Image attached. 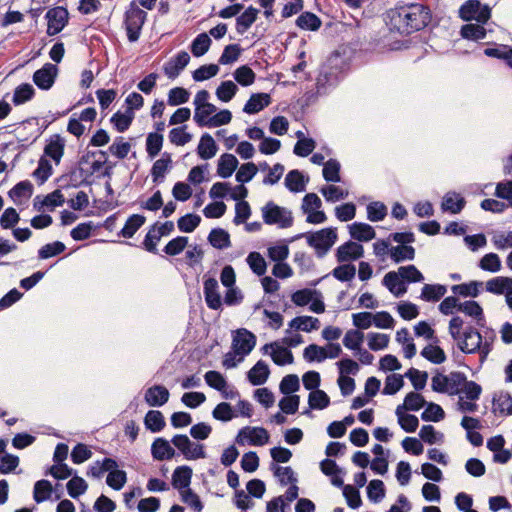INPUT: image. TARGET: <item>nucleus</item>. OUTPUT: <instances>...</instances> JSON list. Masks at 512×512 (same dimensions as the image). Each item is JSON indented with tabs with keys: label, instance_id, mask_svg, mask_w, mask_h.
<instances>
[{
	"label": "nucleus",
	"instance_id": "33",
	"mask_svg": "<svg viewBox=\"0 0 512 512\" xmlns=\"http://www.w3.org/2000/svg\"><path fill=\"white\" fill-rule=\"evenodd\" d=\"M464 205L465 200L460 194L455 192H448L443 197L441 208L445 212L457 214L463 209Z\"/></svg>",
	"mask_w": 512,
	"mask_h": 512
},
{
	"label": "nucleus",
	"instance_id": "40",
	"mask_svg": "<svg viewBox=\"0 0 512 512\" xmlns=\"http://www.w3.org/2000/svg\"><path fill=\"white\" fill-rule=\"evenodd\" d=\"M481 393V386L474 381H468L464 376V381L455 395H458V397L464 396L465 399L479 400Z\"/></svg>",
	"mask_w": 512,
	"mask_h": 512
},
{
	"label": "nucleus",
	"instance_id": "28",
	"mask_svg": "<svg viewBox=\"0 0 512 512\" xmlns=\"http://www.w3.org/2000/svg\"><path fill=\"white\" fill-rule=\"evenodd\" d=\"M33 186L29 181H22L15 185L9 191V197L15 204L21 205L26 202L32 195Z\"/></svg>",
	"mask_w": 512,
	"mask_h": 512
},
{
	"label": "nucleus",
	"instance_id": "15",
	"mask_svg": "<svg viewBox=\"0 0 512 512\" xmlns=\"http://www.w3.org/2000/svg\"><path fill=\"white\" fill-rule=\"evenodd\" d=\"M262 351L264 354H269L276 365L284 366L293 363L292 352L277 342L265 344Z\"/></svg>",
	"mask_w": 512,
	"mask_h": 512
},
{
	"label": "nucleus",
	"instance_id": "26",
	"mask_svg": "<svg viewBox=\"0 0 512 512\" xmlns=\"http://www.w3.org/2000/svg\"><path fill=\"white\" fill-rule=\"evenodd\" d=\"M64 202V195L60 190H55L42 199L37 196L34 199V208L38 211H41L44 207H47L50 210H54L56 207L62 206Z\"/></svg>",
	"mask_w": 512,
	"mask_h": 512
},
{
	"label": "nucleus",
	"instance_id": "16",
	"mask_svg": "<svg viewBox=\"0 0 512 512\" xmlns=\"http://www.w3.org/2000/svg\"><path fill=\"white\" fill-rule=\"evenodd\" d=\"M57 72L58 69L54 64L46 63L42 68L35 71L33 82L38 88L48 90L53 86Z\"/></svg>",
	"mask_w": 512,
	"mask_h": 512
},
{
	"label": "nucleus",
	"instance_id": "2",
	"mask_svg": "<svg viewBox=\"0 0 512 512\" xmlns=\"http://www.w3.org/2000/svg\"><path fill=\"white\" fill-rule=\"evenodd\" d=\"M307 244L315 250L318 257H324L338 240L337 229L327 227L302 235Z\"/></svg>",
	"mask_w": 512,
	"mask_h": 512
},
{
	"label": "nucleus",
	"instance_id": "58",
	"mask_svg": "<svg viewBox=\"0 0 512 512\" xmlns=\"http://www.w3.org/2000/svg\"><path fill=\"white\" fill-rule=\"evenodd\" d=\"M163 146V135L158 133H149L146 138V151L150 158H155Z\"/></svg>",
	"mask_w": 512,
	"mask_h": 512
},
{
	"label": "nucleus",
	"instance_id": "3",
	"mask_svg": "<svg viewBox=\"0 0 512 512\" xmlns=\"http://www.w3.org/2000/svg\"><path fill=\"white\" fill-rule=\"evenodd\" d=\"M457 341L459 348L463 352L469 354L478 352L481 362L486 359L492 349L491 343L487 340L483 342L481 334L473 328L467 329L463 336L460 337V340Z\"/></svg>",
	"mask_w": 512,
	"mask_h": 512
},
{
	"label": "nucleus",
	"instance_id": "32",
	"mask_svg": "<svg viewBox=\"0 0 512 512\" xmlns=\"http://www.w3.org/2000/svg\"><path fill=\"white\" fill-rule=\"evenodd\" d=\"M192 469L188 466L177 467L172 474V485L179 490L189 489Z\"/></svg>",
	"mask_w": 512,
	"mask_h": 512
},
{
	"label": "nucleus",
	"instance_id": "35",
	"mask_svg": "<svg viewBox=\"0 0 512 512\" xmlns=\"http://www.w3.org/2000/svg\"><path fill=\"white\" fill-rule=\"evenodd\" d=\"M307 181L299 170H292L285 177V186L291 192H303L306 189Z\"/></svg>",
	"mask_w": 512,
	"mask_h": 512
},
{
	"label": "nucleus",
	"instance_id": "54",
	"mask_svg": "<svg viewBox=\"0 0 512 512\" xmlns=\"http://www.w3.org/2000/svg\"><path fill=\"white\" fill-rule=\"evenodd\" d=\"M237 85L231 81H223L216 89V96L222 102H229L237 93Z\"/></svg>",
	"mask_w": 512,
	"mask_h": 512
},
{
	"label": "nucleus",
	"instance_id": "11",
	"mask_svg": "<svg viewBox=\"0 0 512 512\" xmlns=\"http://www.w3.org/2000/svg\"><path fill=\"white\" fill-rule=\"evenodd\" d=\"M69 13L66 8L58 6L46 13L47 34L52 36L61 32L68 23Z\"/></svg>",
	"mask_w": 512,
	"mask_h": 512
},
{
	"label": "nucleus",
	"instance_id": "17",
	"mask_svg": "<svg viewBox=\"0 0 512 512\" xmlns=\"http://www.w3.org/2000/svg\"><path fill=\"white\" fill-rule=\"evenodd\" d=\"M364 255V248L361 244L348 241L340 245L336 250V259L340 263L355 261Z\"/></svg>",
	"mask_w": 512,
	"mask_h": 512
},
{
	"label": "nucleus",
	"instance_id": "34",
	"mask_svg": "<svg viewBox=\"0 0 512 512\" xmlns=\"http://www.w3.org/2000/svg\"><path fill=\"white\" fill-rule=\"evenodd\" d=\"M511 287L512 278L504 276L492 278L485 283L486 290L496 295H506V293L511 289Z\"/></svg>",
	"mask_w": 512,
	"mask_h": 512
},
{
	"label": "nucleus",
	"instance_id": "56",
	"mask_svg": "<svg viewBox=\"0 0 512 512\" xmlns=\"http://www.w3.org/2000/svg\"><path fill=\"white\" fill-rule=\"evenodd\" d=\"M331 274L335 279L341 282L351 281L356 275V267L353 264L345 262V264L335 267Z\"/></svg>",
	"mask_w": 512,
	"mask_h": 512
},
{
	"label": "nucleus",
	"instance_id": "19",
	"mask_svg": "<svg viewBox=\"0 0 512 512\" xmlns=\"http://www.w3.org/2000/svg\"><path fill=\"white\" fill-rule=\"evenodd\" d=\"M190 56L186 51L179 52L164 65V73L170 78H176L180 72L188 65Z\"/></svg>",
	"mask_w": 512,
	"mask_h": 512
},
{
	"label": "nucleus",
	"instance_id": "13",
	"mask_svg": "<svg viewBox=\"0 0 512 512\" xmlns=\"http://www.w3.org/2000/svg\"><path fill=\"white\" fill-rule=\"evenodd\" d=\"M256 337L250 331L238 329L233 336L232 349L236 354L246 357L255 347Z\"/></svg>",
	"mask_w": 512,
	"mask_h": 512
},
{
	"label": "nucleus",
	"instance_id": "39",
	"mask_svg": "<svg viewBox=\"0 0 512 512\" xmlns=\"http://www.w3.org/2000/svg\"><path fill=\"white\" fill-rule=\"evenodd\" d=\"M258 10L254 7L247 8L236 19V30L239 34H244L256 21Z\"/></svg>",
	"mask_w": 512,
	"mask_h": 512
},
{
	"label": "nucleus",
	"instance_id": "1",
	"mask_svg": "<svg viewBox=\"0 0 512 512\" xmlns=\"http://www.w3.org/2000/svg\"><path fill=\"white\" fill-rule=\"evenodd\" d=\"M388 18L391 30L409 34L425 27L430 20V15L423 5L411 4L390 10Z\"/></svg>",
	"mask_w": 512,
	"mask_h": 512
},
{
	"label": "nucleus",
	"instance_id": "10",
	"mask_svg": "<svg viewBox=\"0 0 512 512\" xmlns=\"http://www.w3.org/2000/svg\"><path fill=\"white\" fill-rule=\"evenodd\" d=\"M459 16L464 21L476 20L478 23L485 24L490 16V8L482 6L478 0H468L459 9Z\"/></svg>",
	"mask_w": 512,
	"mask_h": 512
},
{
	"label": "nucleus",
	"instance_id": "7",
	"mask_svg": "<svg viewBox=\"0 0 512 512\" xmlns=\"http://www.w3.org/2000/svg\"><path fill=\"white\" fill-rule=\"evenodd\" d=\"M464 381V374L452 372L449 375L436 374L432 377L431 387L434 391L455 395Z\"/></svg>",
	"mask_w": 512,
	"mask_h": 512
},
{
	"label": "nucleus",
	"instance_id": "64",
	"mask_svg": "<svg viewBox=\"0 0 512 512\" xmlns=\"http://www.w3.org/2000/svg\"><path fill=\"white\" fill-rule=\"evenodd\" d=\"M494 409L501 414L512 415V397L507 393H501L493 399Z\"/></svg>",
	"mask_w": 512,
	"mask_h": 512
},
{
	"label": "nucleus",
	"instance_id": "36",
	"mask_svg": "<svg viewBox=\"0 0 512 512\" xmlns=\"http://www.w3.org/2000/svg\"><path fill=\"white\" fill-rule=\"evenodd\" d=\"M238 160L232 154H223L218 160L217 173L222 178L230 177L237 168Z\"/></svg>",
	"mask_w": 512,
	"mask_h": 512
},
{
	"label": "nucleus",
	"instance_id": "37",
	"mask_svg": "<svg viewBox=\"0 0 512 512\" xmlns=\"http://www.w3.org/2000/svg\"><path fill=\"white\" fill-rule=\"evenodd\" d=\"M447 292V288L441 284H425L422 287L420 298L426 302H436Z\"/></svg>",
	"mask_w": 512,
	"mask_h": 512
},
{
	"label": "nucleus",
	"instance_id": "62",
	"mask_svg": "<svg viewBox=\"0 0 512 512\" xmlns=\"http://www.w3.org/2000/svg\"><path fill=\"white\" fill-rule=\"evenodd\" d=\"M421 355L434 364H441L445 361L444 351L437 345L429 344L422 351Z\"/></svg>",
	"mask_w": 512,
	"mask_h": 512
},
{
	"label": "nucleus",
	"instance_id": "51",
	"mask_svg": "<svg viewBox=\"0 0 512 512\" xmlns=\"http://www.w3.org/2000/svg\"><path fill=\"white\" fill-rule=\"evenodd\" d=\"M146 428L152 432H159L165 426L163 414L158 410H150L145 416Z\"/></svg>",
	"mask_w": 512,
	"mask_h": 512
},
{
	"label": "nucleus",
	"instance_id": "59",
	"mask_svg": "<svg viewBox=\"0 0 512 512\" xmlns=\"http://www.w3.org/2000/svg\"><path fill=\"white\" fill-rule=\"evenodd\" d=\"M296 24L301 29L315 31L320 27L321 20L313 13L305 12L297 18Z\"/></svg>",
	"mask_w": 512,
	"mask_h": 512
},
{
	"label": "nucleus",
	"instance_id": "57",
	"mask_svg": "<svg viewBox=\"0 0 512 512\" xmlns=\"http://www.w3.org/2000/svg\"><path fill=\"white\" fill-rule=\"evenodd\" d=\"M308 403L310 408L322 410L328 407L330 399L323 390H313L309 394Z\"/></svg>",
	"mask_w": 512,
	"mask_h": 512
},
{
	"label": "nucleus",
	"instance_id": "42",
	"mask_svg": "<svg viewBox=\"0 0 512 512\" xmlns=\"http://www.w3.org/2000/svg\"><path fill=\"white\" fill-rule=\"evenodd\" d=\"M145 221L146 218L143 215L133 214L127 219L119 234L124 238H131L144 225Z\"/></svg>",
	"mask_w": 512,
	"mask_h": 512
},
{
	"label": "nucleus",
	"instance_id": "14",
	"mask_svg": "<svg viewBox=\"0 0 512 512\" xmlns=\"http://www.w3.org/2000/svg\"><path fill=\"white\" fill-rule=\"evenodd\" d=\"M203 293L207 306L212 310H220L222 308V297L219 292L218 281L209 277L204 280Z\"/></svg>",
	"mask_w": 512,
	"mask_h": 512
},
{
	"label": "nucleus",
	"instance_id": "23",
	"mask_svg": "<svg viewBox=\"0 0 512 512\" xmlns=\"http://www.w3.org/2000/svg\"><path fill=\"white\" fill-rule=\"evenodd\" d=\"M151 454L155 460H168L175 456V450L164 438H156L151 445Z\"/></svg>",
	"mask_w": 512,
	"mask_h": 512
},
{
	"label": "nucleus",
	"instance_id": "24",
	"mask_svg": "<svg viewBox=\"0 0 512 512\" xmlns=\"http://www.w3.org/2000/svg\"><path fill=\"white\" fill-rule=\"evenodd\" d=\"M271 103V97L268 93H255L250 96L243 111L247 114H256L262 111Z\"/></svg>",
	"mask_w": 512,
	"mask_h": 512
},
{
	"label": "nucleus",
	"instance_id": "48",
	"mask_svg": "<svg viewBox=\"0 0 512 512\" xmlns=\"http://www.w3.org/2000/svg\"><path fill=\"white\" fill-rule=\"evenodd\" d=\"M478 266L484 270L491 273H497L501 270V260L500 257L496 253H487L485 254L479 261Z\"/></svg>",
	"mask_w": 512,
	"mask_h": 512
},
{
	"label": "nucleus",
	"instance_id": "60",
	"mask_svg": "<svg viewBox=\"0 0 512 512\" xmlns=\"http://www.w3.org/2000/svg\"><path fill=\"white\" fill-rule=\"evenodd\" d=\"M364 334L359 330H349L343 338V345L353 351H360Z\"/></svg>",
	"mask_w": 512,
	"mask_h": 512
},
{
	"label": "nucleus",
	"instance_id": "25",
	"mask_svg": "<svg viewBox=\"0 0 512 512\" xmlns=\"http://www.w3.org/2000/svg\"><path fill=\"white\" fill-rule=\"evenodd\" d=\"M172 164L171 155L164 152L160 159L156 160L151 169V176L154 183H160L164 180L166 173L170 170Z\"/></svg>",
	"mask_w": 512,
	"mask_h": 512
},
{
	"label": "nucleus",
	"instance_id": "45",
	"mask_svg": "<svg viewBox=\"0 0 512 512\" xmlns=\"http://www.w3.org/2000/svg\"><path fill=\"white\" fill-rule=\"evenodd\" d=\"M419 437L425 443L433 445V444H442L444 442V434L440 431H437L432 425H424L420 429Z\"/></svg>",
	"mask_w": 512,
	"mask_h": 512
},
{
	"label": "nucleus",
	"instance_id": "63",
	"mask_svg": "<svg viewBox=\"0 0 512 512\" xmlns=\"http://www.w3.org/2000/svg\"><path fill=\"white\" fill-rule=\"evenodd\" d=\"M133 118L134 112L132 111H125L124 113L117 112L112 116L111 122L117 131L124 132L131 125Z\"/></svg>",
	"mask_w": 512,
	"mask_h": 512
},
{
	"label": "nucleus",
	"instance_id": "53",
	"mask_svg": "<svg viewBox=\"0 0 512 512\" xmlns=\"http://www.w3.org/2000/svg\"><path fill=\"white\" fill-rule=\"evenodd\" d=\"M397 271L406 285L424 281L423 274L414 265L401 266Z\"/></svg>",
	"mask_w": 512,
	"mask_h": 512
},
{
	"label": "nucleus",
	"instance_id": "31",
	"mask_svg": "<svg viewBox=\"0 0 512 512\" xmlns=\"http://www.w3.org/2000/svg\"><path fill=\"white\" fill-rule=\"evenodd\" d=\"M270 370L268 365L259 360L248 372V379L252 385H262L268 379Z\"/></svg>",
	"mask_w": 512,
	"mask_h": 512
},
{
	"label": "nucleus",
	"instance_id": "22",
	"mask_svg": "<svg viewBox=\"0 0 512 512\" xmlns=\"http://www.w3.org/2000/svg\"><path fill=\"white\" fill-rule=\"evenodd\" d=\"M169 391L162 385H154L145 392V401L151 407L163 406L169 400Z\"/></svg>",
	"mask_w": 512,
	"mask_h": 512
},
{
	"label": "nucleus",
	"instance_id": "49",
	"mask_svg": "<svg viewBox=\"0 0 512 512\" xmlns=\"http://www.w3.org/2000/svg\"><path fill=\"white\" fill-rule=\"evenodd\" d=\"M67 482L66 488L69 496L72 498H77L80 495L84 494L88 489L87 482L80 476L74 475Z\"/></svg>",
	"mask_w": 512,
	"mask_h": 512
},
{
	"label": "nucleus",
	"instance_id": "30",
	"mask_svg": "<svg viewBox=\"0 0 512 512\" xmlns=\"http://www.w3.org/2000/svg\"><path fill=\"white\" fill-rule=\"evenodd\" d=\"M459 311L463 312L465 315L473 318L476 321L478 326L483 327L485 324V317L483 313L482 307L478 302L469 300L461 303L459 305Z\"/></svg>",
	"mask_w": 512,
	"mask_h": 512
},
{
	"label": "nucleus",
	"instance_id": "8",
	"mask_svg": "<svg viewBox=\"0 0 512 512\" xmlns=\"http://www.w3.org/2000/svg\"><path fill=\"white\" fill-rule=\"evenodd\" d=\"M322 201L315 193H308L302 200L301 209L307 215L306 221L310 224H321L327 220L324 211L321 210Z\"/></svg>",
	"mask_w": 512,
	"mask_h": 512
},
{
	"label": "nucleus",
	"instance_id": "27",
	"mask_svg": "<svg viewBox=\"0 0 512 512\" xmlns=\"http://www.w3.org/2000/svg\"><path fill=\"white\" fill-rule=\"evenodd\" d=\"M349 233L353 239L365 242L374 239L376 236L371 225L361 222H355L349 225Z\"/></svg>",
	"mask_w": 512,
	"mask_h": 512
},
{
	"label": "nucleus",
	"instance_id": "29",
	"mask_svg": "<svg viewBox=\"0 0 512 512\" xmlns=\"http://www.w3.org/2000/svg\"><path fill=\"white\" fill-rule=\"evenodd\" d=\"M217 151L218 148L213 137L208 133L203 134L197 147L199 157L203 160H208L213 158Z\"/></svg>",
	"mask_w": 512,
	"mask_h": 512
},
{
	"label": "nucleus",
	"instance_id": "38",
	"mask_svg": "<svg viewBox=\"0 0 512 512\" xmlns=\"http://www.w3.org/2000/svg\"><path fill=\"white\" fill-rule=\"evenodd\" d=\"M209 243L216 249H226L231 246L229 233L222 228L212 229L208 236Z\"/></svg>",
	"mask_w": 512,
	"mask_h": 512
},
{
	"label": "nucleus",
	"instance_id": "5",
	"mask_svg": "<svg viewBox=\"0 0 512 512\" xmlns=\"http://www.w3.org/2000/svg\"><path fill=\"white\" fill-rule=\"evenodd\" d=\"M262 218L268 225H276L279 228H288L293 224L292 212L285 208L276 205L273 202H268L262 207Z\"/></svg>",
	"mask_w": 512,
	"mask_h": 512
},
{
	"label": "nucleus",
	"instance_id": "55",
	"mask_svg": "<svg viewBox=\"0 0 512 512\" xmlns=\"http://www.w3.org/2000/svg\"><path fill=\"white\" fill-rule=\"evenodd\" d=\"M233 77L237 83L246 87L254 83L256 74L249 66L243 65L233 72Z\"/></svg>",
	"mask_w": 512,
	"mask_h": 512
},
{
	"label": "nucleus",
	"instance_id": "6",
	"mask_svg": "<svg viewBox=\"0 0 512 512\" xmlns=\"http://www.w3.org/2000/svg\"><path fill=\"white\" fill-rule=\"evenodd\" d=\"M171 443L187 460L206 458L204 445L191 441L187 435L177 434L172 438Z\"/></svg>",
	"mask_w": 512,
	"mask_h": 512
},
{
	"label": "nucleus",
	"instance_id": "18",
	"mask_svg": "<svg viewBox=\"0 0 512 512\" xmlns=\"http://www.w3.org/2000/svg\"><path fill=\"white\" fill-rule=\"evenodd\" d=\"M66 140L59 134L52 135L44 148L45 158H50L56 165H59L64 155Z\"/></svg>",
	"mask_w": 512,
	"mask_h": 512
},
{
	"label": "nucleus",
	"instance_id": "44",
	"mask_svg": "<svg viewBox=\"0 0 512 512\" xmlns=\"http://www.w3.org/2000/svg\"><path fill=\"white\" fill-rule=\"evenodd\" d=\"M415 257V249L410 245L392 246L390 250V258L395 263L407 260H413Z\"/></svg>",
	"mask_w": 512,
	"mask_h": 512
},
{
	"label": "nucleus",
	"instance_id": "4",
	"mask_svg": "<svg viewBox=\"0 0 512 512\" xmlns=\"http://www.w3.org/2000/svg\"><path fill=\"white\" fill-rule=\"evenodd\" d=\"M147 13L139 8L135 1H132L124 14V27L130 42L139 39L142 27L146 21Z\"/></svg>",
	"mask_w": 512,
	"mask_h": 512
},
{
	"label": "nucleus",
	"instance_id": "20",
	"mask_svg": "<svg viewBox=\"0 0 512 512\" xmlns=\"http://www.w3.org/2000/svg\"><path fill=\"white\" fill-rule=\"evenodd\" d=\"M320 328V321L318 318L312 316H298L293 318L289 324L288 329H286L285 333L290 334L291 330L303 331V332H312L314 330H318Z\"/></svg>",
	"mask_w": 512,
	"mask_h": 512
},
{
	"label": "nucleus",
	"instance_id": "52",
	"mask_svg": "<svg viewBox=\"0 0 512 512\" xmlns=\"http://www.w3.org/2000/svg\"><path fill=\"white\" fill-rule=\"evenodd\" d=\"M217 108L212 103L195 108L194 121L200 126H207L209 119L216 112Z\"/></svg>",
	"mask_w": 512,
	"mask_h": 512
},
{
	"label": "nucleus",
	"instance_id": "43",
	"mask_svg": "<svg viewBox=\"0 0 512 512\" xmlns=\"http://www.w3.org/2000/svg\"><path fill=\"white\" fill-rule=\"evenodd\" d=\"M483 283L478 281H471L469 283H462L458 285H453L451 290L454 294L460 295L462 297H477L480 293V288Z\"/></svg>",
	"mask_w": 512,
	"mask_h": 512
},
{
	"label": "nucleus",
	"instance_id": "9",
	"mask_svg": "<svg viewBox=\"0 0 512 512\" xmlns=\"http://www.w3.org/2000/svg\"><path fill=\"white\" fill-rule=\"evenodd\" d=\"M269 433L263 427L245 426L241 428L235 438L237 444L245 446H263L269 442Z\"/></svg>",
	"mask_w": 512,
	"mask_h": 512
},
{
	"label": "nucleus",
	"instance_id": "50",
	"mask_svg": "<svg viewBox=\"0 0 512 512\" xmlns=\"http://www.w3.org/2000/svg\"><path fill=\"white\" fill-rule=\"evenodd\" d=\"M211 39L207 33L199 34L191 44V52L195 57L203 56L211 46Z\"/></svg>",
	"mask_w": 512,
	"mask_h": 512
},
{
	"label": "nucleus",
	"instance_id": "12",
	"mask_svg": "<svg viewBox=\"0 0 512 512\" xmlns=\"http://www.w3.org/2000/svg\"><path fill=\"white\" fill-rule=\"evenodd\" d=\"M338 61V56L331 57L328 60L329 64L321 68L316 82L318 93H324L328 87L334 86L338 82V71L333 69Z\"/></svg>",
	"mask_w": 512,
	"mask_h": 512
},
{
	"label": "nucleus",
	"instance_id": "46",
	"mask_svg": "<svg viewBox=\"0 0 512 512\" xmlns=\"http://www.w3.org/2000/svg\"><path fill=\"white\" fill-rule=\"evenodd\" d=\"M53 492L52 484L48 480H39L34 484L33 498L35 502L41 503L48 500Z\"/></svg>",
	"mask_w": 512,
	"mask_h": 512
},
{
	"label": "nucleus",
	"instance_id": "47",
	"mask_svg": "<svg viewBox=\"0 0 512 512\" xmlns=\"http://www.w3.org/2000/svg\"><path fill=\"white\" fill-rule=\"evenodd\" d=\"M35 94L33 86L29 83H23L14 90L12 102L15 105H21L31 100Z\"/></svg>",
	"mask_w": 512,
	"mask_h": 512
},
{
	"label": "nucleus",
	"instance_id": "21",
	"mask_svg": "<svg viewBox=\"0 0 512 512\" xmlns=\"http://www.w3.org/2000/svg\"><path fill=\"white\" fill-rule=\"evenodd\" d=\"M382 283L395 297L403 296L408 290L407 285L404 283L402 277H400L398 271L388 272L384 276Z\"/></svg>",
	"mask_w": 512,
	"mask_h": 512
},
{
	"label": "nucleus",
	"instance_id": "41",
	"mask_svg": "<svg viewBox=\"0 0 512 512\" xmlns=\"http://www.w3.org/2000/svg\"><path fill=\"white\" fill-rule=\"evenodd\" d=\"M320 193L323 195L327 202L335 203L340 200L346 199L349 195L347 189L334 184L323 186L320 189Z\"/></svg>",
	"mask_w": 512,
	"mask_h": 512
},
{
	"label": "nucleus",
	"instance_id": "61",
	"mask_svg": "<svg viewBox=\"0 0 512 512\" xmlns=\"http://www.w3.org/2000/svg\"><path fill=\"white\" fill-rule=\"evenodd\" d=\"M340 163L335 159L328 160L323 167V177L327 182H340Z\"/></svg>",
	"mask_w": 512,
	"mask_h": 512
}]
</instances>
